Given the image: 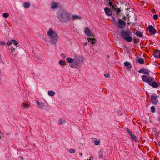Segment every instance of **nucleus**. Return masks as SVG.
Returning a JSON list of instances; mask_svg holds the SVG:
<instances>
[{
    "instance_id": "obj_1",
    "label": "nucleus",
    "mask_w": 160,
    "mask_h": 160,
    "mask_svg": "<svg viewBox=\"0 0 160 160\" xmlns=\"http://www.w3.org/2000/svg\"><path fill=\"white\" fill-rule=\"evenodd\" d=\"M142 79L143 82H147L150 85L154 88H157L158 86V83L154 82V79L150 76L142 75Z\"/></svg>"
},
{
    "instance_id": "obj_2",
    "label": "nucleus",
    "mask_w": 160,
    "mask_h": 160,
    "mask_svg": "<svg viewBox=\"0 0 160 160\" xmlns=\"http://www.w3.org/2000/svg\"><path fill=\"white\" fill-rule=\"evenodd\" d=\"M47 34L50 38V42L52 44H55L58 40V37L55 31L52 29H49L47 32Z\"/></svg>"
},
{
    "instance_id": "obj_3",
    "label": "nucleus",
    "mask_w": 160,
    "mask_h": 160,
    "mask_svg": "<svg viewBox=\"0 0 160 160\" xmlns=\"http://www.w3.org/2000/svg\"><path fill=\"white\" fill-rule=\"evenodd\" d=\"M132 33L129 29L126 30H122L121 32V35L126 41L131 42L132 41V39L131 35Z\"/></svg>"
},
{
    "instance_id": "obj_4",
    "label": "nucleus",
    "mask_w": 160,
    "mask_h": 160,
    "mask_svg": "<svg viewBox=\"0 0 160 160\" xmlns=\"http://www.w3.org/2000/svg\"><path fill=\"white\" fill-rule=\"evenodd\" d=\"M71 14L64 11H62L60 13V14L58 15V18L60 20L62 21L63 20H69L70 18Z\"/></svg>"
},
{
    "instance_id": "obj_5",
    "label": "nucleus",
    "mask_w": 160,
    "mask_h": 160,
    "mask_svg": "<svg viewBox=\"0 0 160 160\" xmlns=\"http://www.w3.org/2000/svg\"><path fill=\"white\" fill-rule=\"evenodd\" d=\"M9 52L11 55L13 57H15L18 52L16 50V48L12 46L9 49Z\"/></svg>"
},
{
    "instance_id": "obj_6",
    "label": "nucleus",
    "mask_w": 160,
    "mask_h": 160,
    "mask_svg": "<svg viewBox=\"0 0 160 160\" xmlns=\"http://www.w3.org/2000/svg\"><path fill=\"white\" fill-rule=\"evenodd\" d=\"M126 24V22L123 21L121 19H119L118 21V27L121 29L123 28L124 25Z\"/></svg>"
},
{
    "instance_id": "obj_7",
    "label": "nucleus",
    "mask_w": 160,
    "mask_h": 160,
    "mask_svg": "<svg viewBox=\"0 0 160 160\" xmlns=\"http://www.w3.org/2000/svg\"><path fill=\"white\" fill-rule=\"evenodd\" d=\"M148 30L150 33L153 34H155L156 32V30L152 25L148 26Z\"/></svg>"
},
{
    "instance_id": "obj_8",
    "label": "nucleus",
    "mask_w": 160,
    "mask_h": 160,
    "mask_svg": "<svg viewBox=\"0 0 160 160\" xmlns=\"http://www.w3.org/2000/svg\"><path fill=\"white\" fill-rule=\"evenodd\" d=\"M157 97L154 95H152L151 96L152 102L153 104H157L158 103V101L157 99Z\"/></svg>"
},
{
    "instance_id": "obj_9",
    "label": "nucleus",
    "mask_w": 160,
    "mask_h": 160,
    "mask_svg": "<svg viewBox=\"0 0 160 160\" xmlns=\"http://www.w3.org/2000/svg\"><path fill=\"white\" fill-rule=\"evenodd\" d=\"M104 10L105 13L106 15L108 16H110L112 15V13L110 9L108 8H105Z\"/></svg>"
},
{
    "instance_id": "obj_10",
    "label": "nucleus",
    "mask_w": 160,
    "mask_h": 160,
    "mask_svg": "<svg viewBox=\"0 0 160 160\" xmlns=\"http://www.w3.org/2000/svg\"><path fill=\"white\" fill-rule=\"evenodd\" d=\"M58 5V3L54 2H52L51 3V8L52 9L56 8Z\"/></svg>"
},
{
    "instance_id": "obj_11",
    "label": "nucleus",
    "mask_w": 160,
    "mask_h": 160,
    "mask_svg": "<svg viewBox=\"0 0 160 160\" xmlns=\"http://www.w3.org/2000/svg\"><path fill=\"white\" fill-rule=\"evenodd\" d=\"M30 106V105L24 102L22 103V108L24 110L28 109Z\"/></svg>"
},
{
    "instance_id": "obj_12",
    "label": "nucleus",
    "mask_w": 160,
    "mask_h": 160,
    "mask_svg": "<svg viewBox=\"0 0 160 160\" xmlns=\"http://www.w3.org/2000/svg\"><path fill=\"white\" fill-rule=\"evenodd\" d=\"M35 102L38 106V108H41L45 106V105L44 103L39 102L38 100H35Z\"/></svg>"
},
{
    "instance_id": "obj_13",
    "label": "nucleus",
    "mask_w": 160,
    "mask_h": 160,
    "mask_svg": "<svg viewBox=\"0 0 160 160\" xmlns=\"http://www.w3.org/2000/svg\"><path fill=\"white\" fill-rule=\"evenodd\" d=\"M139 72L140 73H142L143 74H147V75L146 76H149V72L148 70H147L145 69H141L139 71Z\"/></svg>"
},
{
    "instance_id": "obj_14",
    "label": "nucleus",
    "mask_w": 160,
    "mask_h": 160,
    "mask_svg": "<svg viewBox=\"0 0 160 160\" xmlns=\"http://www.w3.org/2000/svg\"><path fill=\"white\" fill-rule=\"evenodd\" d=\"M154 55L157 58H160V51L159 50H156L155 51Z\"/></svg>"
},
{
    "instance_id": "obj_15",
    "label": "nucleus",
    "mask_w": 160,
    "mask_h": 160,
    "mask_svg": "<svg viewBox=\"0 0 160 160\" xmlns=\"http://www.w3.org/2000/svg\"><path fill=\"white\" fill-rule=\"evenodd\" d=\"M58 123L60 125L65 124L66 123V121L65 119L61 118L59 120Z\"/></svg>"
},
{
    "instance_id": "obj_16",
    "label": "nucleus",
    "mask_w": 160,
    "mask_h": 160,
    "mask_svg": "<svg viewBox=\"0 0 160 160\" xmlns=\"http://www.w3.org/2000/svg\"><path fill=\"white\" fill-rule=\"evenodd\" d=\"M71 18L73 20H76L80 19H81V17L79 16L76 15H74Z\"/></svg>"
},
{
    "instance_id": "obj_17",
    "label": "nucleus",
    "mask_w": 160,
    "mask_h": 160,
    "mask_svg": "<svg viewBox=\"0 0 160 160\" xmlns=\"http://www.w3.org/2000/svg\"><path fill=\"white\" fill-rule=\"evenodd\" d=\"M91 36H92V38H91V43L92 44H94L96 42V40L95 38H93V35H92L91 33Z\"/></svg>"
},
{
    "instance_id": "obj_18",
    "label": "nucleus",
    "mask_w": 160,
    "mask_h": 160,
    "mask_svg": "<svg viewBox=\"0 0 160 160\" xmlns=\"http://www.w3.org/2000/svg\"><path fill=\"white\" fill-rule=\"evenodd\" d=\"M92 143H94V145H99L100 143V140L99 139L96 140L94 141H92Z\"/></svg>"
},
{
    "instance_id": "obj_19",
    "label": "nucleus",
    "mask_w": 160,
    "mask_h": 160,
    "mask_svg": "<svg viewBox=\"0 0 160 160\" xmlns=\"http://www.w3.org/2000/svg\"><path fill=\"white\" fill-rule=\"evenodd\" d=\"M130 135L131 136L132 139V140H135L136 142L138 141V139L137 138H136V137L135 136H134L133 134L132 133V132H130Z\"/></svg>"
},
{
    "instance_id": "obj_20",
    "label": "nucleus",
    "mask_w": 160,
    "mask_h": 160,
    "mask_svg": "<svg viewBox=\"0 0 160 160\" xmlns=\"http://www.w3.org/2000/svg\"><path fill=\"white\" fill-rule=\"evenodd\" d=\"M124 64L126 67H128V68H131V66L129 62L126 61L124 62Z\"/></svg>"
},
{
    "instance_id": "obj_21",
    "label": "nucleus",
    "mask_w": 160,
    "mask_h": 160,
    "mask_svg": "<svg viewBox=\"0 0 160 160\" xmlns=\"http://www.w3.org/2000/svg\"><path fill=\"white\" fill-rule=\"evenodd\" d=\"M23 6L25 8H28L30 6V4L29 2H25L23 4Z\"/></svg>"
},
{
    "instance_id": "obj_22",
    "label": "nucleus",
    "mask_w": 160,
    "mask_h": 160,
    "mask_svg": "<svg viewBox=\"0 0 160 160\" xmlns=\"http://www.w3.org/2000/svg\"><path fill=\"white\" fill-rule=\"evenodd\" d=\"M66 60L69 63H72L74 62V60L69 57L67 58Z\"/></svg>"
},
{
    "instance_id": "obj_23",
    "label": "nucleus",
    "mask_w": 160,
    "mask_h": 160,
    "mask_svg": "<svg viewBox=\"0 0 160 160\" xmlns=\"http://www.w3.org/2000/svg\"><path fill=\"white\" fill-rule=\"evenodd\" d=\"M103 150L102 149L100 150L98 152V153L99 154V158H101L103 157Z\"/></svg>"
},
{
    "instance_id": "obj_24",
    "label": "nucleus",
    "mask_w": 160,
    "mask_h": 160,
    "mask_svg": "<svg viewBox=\"0 0 160 160\" xmlns=\"http://www.w3.org/2000/svg\"><path fill=\"white\" fill-rule=\"evenodd\" d=\"M55 93L52 91H49L48 92V94L50 96H53Z\"/></svg>"
},
{
    "instance_id": "obj_25",
    "label": "nucleus",
    "mask_w": 160,
    "mask_h": 160,
    "mask_svg": "<svg viewBox=\"0 0 160 160\" xmlns=\"http://www.w3.org/2000/svg\"><path fill=\"white\" fill-rule=\"evenodd\" d=\"M135 34L138 36L140 38L141 37L142 34L139 31H137L135 33Z\"/></svg>"
},
{
    "instance_id": "obj_26",
    "label": "nucleus",
    "mask_w": 160,
    "mask_h": 160,
    "mask_svg": "<svg viewBox=\"0 0 160 160\" xmlns=\"http://www.w3.org/2000/svg\"><path fill=\"white\" fill-rule=\"evenodd\" d=\"M85 32L86 34L89 36L90 35V30L89 29L87 28L85 29Z\"/></svg>"
},
{
    "instance_id": "obj_27",
    "label": "nucleus",
    "mask_w": 160,
    "mask_h": 160,
    "mask_svg": "<svg viewBox=\"0 0 160 160\" xmlns=\"http://www.w3.org/2000/svg\"><path fill=\"white\" fill-rule=\"evenodd\" d=\"M138 62L141 64L144 63V61L143 59L142 58H140L138 59Z\"/></svg>"
},
{
    "instance_id": "obj_28",
    "label": "nucleus",
    "mask_w": 160,
    "mask_h": 160,
    "mask_svg": "<svg viewBox=\"0 0 160 160\" xmlns=\"http://www.w3.org/2000/svg\"><path fill=\"white\" fill-rule=\"evenodd\" d=\"M115 12L117 13V15L120 12V10L118 8H115L114 9Z\"/></svg>"
},
{
    "instance_id": "obj_29",
    "label": "nucleus",
    "mask_w": 160,
    "mask_h": 160,
    "mask_svg": "<svg viewBox=\"0 0 160 160\" xmlns=\"http://www.w3.org/2000/svg\"><path fill=\"white\" fill-rule=\"evenodd\" d=\"M9 14L8 13H5L3 14V16L5 18H7L9 17Z\"/></svg>"
},
{
    "instance_id": "obj_30",
    "label": "nucleus",
    "mask_w": 160,
    "mask_h": 160,
    "mask_svg": "<svg viewBox=\"0 0 160 160\" xmlns=\"http://www.w3.org/2000/svg\"><path fill=\"white\" fill-rule=\"evenodd\" d=\"M59 63L61 65H65V62L62 60H59Z\"/></svg>"
},
{
    "instance_id": "obj_31",
    "label": "nucleus",
    "mask_w": 160,
    "mask_h": 160,
    "mask_svg": "<svg viewBox=\"0 0 160 160\" xmlns=\"http://www.w3.org/2000/svg\"><path fill=\"white\" fill-rule=\"evenodd\" d=\"M151 112H154L155 111V108L154 106H151Z\"/></svg>"
},
{
    "instance_id": "obj_32",
    "label": "nucleus",
    "mask_w": 160,
    "mask_h": 160,
    "mask_svg": "<svg viewBox=\"0 0 160 160\" xmlns=\"http://www.w3.org/2000/svg\"><path fill=\"white\" fill-rule=\"evenodd\" d=\"M12 43L14 44L15 45H17L18 44V42L16 40H12Z\"/></svg>"
},
{
    "instance_id": "obj_33",
    "label": "nucleus",
    "mask_w": 160,
    "mask_h": 160,
    "mask_svg": "<svg viewBox=\"0 0 160 160\" xmlns=\"http://www.w3.org/2000/svg\"><path fill=\"white\" fill-rule=\"evenodd\" d=\"M158 18V16L157 15H153V19L154 20H157Z\"/></svg>"
},
{
    "instance_id": "obj_34",
    "label": "nucleus",
    "mask_w": 160,
    "mask_h": 160,
    "mask_svg": "<svg viewBox=\"0 0 160 160\" xmlns=\"http://www.w3.org/2000/svg\"><path fill=\"white\" fill-rule=\"evenodd\" d=\"M5 44V43L3 41H0V45L4 46Z\"/></svg>"
},
{
    "instance_id": "obj_35",
    "label": "nucleus",
    "mask_w": 160,
    "mask_h": 160,
    "mask_svg": "<svg viewBox=\"0 0 160 160\" xmlns=\"http://www.w3.org/2000/svg\"><path fill=\"white\" fill-rule=\"evenodd\" d=\"M69 152L72 153H74L75 152V150L74 149H71L69 150Z\"/></svg>"
},
{
    "instance_id": "obj_36",
    "label": "nucleus",
    "mask_w": 160,
    "mask_h": 160,
    "mask_svg": "<svg viewBox=\"0 0 160 160\" xmlns=\"http://www.w3.org/2000/svg\"><path fill=\"white\" fill-rule=\"evenodd\" d=\"M12 43V40L11 41H9L7 42V44L8 45L10 46L11 45Z\"/></svg>"
},
{
    "instance_id": "obj_37",
    "label": "nucleus",
    "mask_w": 160,
    "mask_h": 160,
    "mask_svg": "<svg viewBox=\"0 0 160 160\" xmlns=\"http://www.w3.org/2000/svg\"><path fill=\"white\" fill-rule=\"evenodd\" d=\"M104 77H106V78H108L110 77V75L108 73L104 74Z\"/></svg>"
},
{
    "instance_id": "obj_38",
    "label": "nucleus",
    "mask_w": 160,
    "mask_h": 160,
    "mask_svg": "<svg viewBox=\"0 0 160 160\" xmlns=\"http://www.w3.org/2000/svg\"><path fill=\"white\" fill-rule=\"evenodd\" d=\"M79 63V62L78 61H76V62H74V63L75 64H77V65H78Z\"/></svg>"
},
{
    "instance_id": "obj_39",
    "label": "nucleus",
    "mask_w": 160,
    "mask_h": 160,
    "mask_svg": "<svg viewBox=\"0 0 160 160\" xmlns=\"http://www.w3.org/2000/svg\"><path fill=\"white\" fill-rule=\"evenodd\" d=\"M61 56L62 57H63L64 58H65L66 57V56H65V54H63V53H62L61 54Z\"/></svg>"
},
{
    "instance_id": "obj_40",
    "label": "nucleus",
    "mask_w": 160,
    "mask_h": 160,
    "mask_svg": "<svg viewBox=\"0 0 160 160\" xmlns=\"http://www.w3.org/2000/svg\"><path fill=\"white\" fill-rule=\"evenodd\" d=\"M79 155L80 156H82V152H79Z\"/></svg>"
},
{
    "instance_id": "obj_41",
    "label": "nucleus",
    "mask_w": 160,
    "mask_h": 160,
    "mask_svg": "<svg viewBox=\"0 0 160 160\" xmlns=\"http://www.w3.org/2000/svg\"><path fill=\"white\" fill-rule=\"evenodd\" d=\"M127 131H128V133H129V134H130V132H131L130 131V130H129V129H128Z\"/></svg>"
},
{
    "instance_id": "obj_42",
    "label": "nucleus",
    "mask_w": 160,
    "mask_h": 160,
    "mask_svg": "<svg viewBox=\"0 0 160 160\" xmlns=\"http://www.w3.org/2000/svg\"><path fill=\"white\" fill-rule=\"evenodd\" d=\"M20 158L21 159H22V160H23V157L21 156V157H20Z\"/></svg>"
},
{
    "instance_id": "obj_43",
    "label": "nucleus",
    "mask_w": 160,
    "mask_h": 160,
    "mask_svg": "<svg viewBox=\"0 0 160 160\" xmlns=\"http://www.w3.org/2000/svg\"><path fill=\"white\" fill-rule=\"evenodd\" d=\"M87 42H85L84 43V45H85V46H86L87 45Z\"/></svg>"
},
{
    "instance_id": "obj_44",
    "label": "nucleus",
    "mask_w": 160,
    "mask_h": 160,
    "mask_svg": "<svg viewBox=\"0 0 160 160\" xmlns=\"http://www.w3.org/2000/svg\"><path fill=\"white\" fill-rule=\"evenodd\" d=\"M109 4L110 6L112 5V3L111 2H110L109 3Z\"/></svg>"
},
{
    "instance_id": "obj_45",
    "label": "nucleus",
    "mask_w": 160,
    "mask_h": 160,
    "mask_svg": "<svg viewBox=\"0 0 160 160\" xmlns=\"http://www.w3.org/2000/svg\"><path fill=\"white\" fill-rule=\"evenodd\" d=\"M88 42L90 41V38H88Z\"/></svg>"
},
{
    "instance_id": "obj_46",
    "label": "nucleus",
    "mask_w": 160,
    "mask_h": 160,
    "mask_svg": "<svg viewBox=\"0 0 160 160\" xmlns=\"http://www.w3.org/2000/svg\"><path fill=\"white\" fill-rule=\"evenodd\" d=\"M71 67L72 68H74V67L73 66H72V65H71Z\"/></svg>"
},
{
    "instance_id": "obj_47",
    "label": "nucleus",
    "mask_w": 160,
    "mask_h": 160,
    "mask_svg": "<svg viewBox=\"0 0 160 160\" xmlns=\"http://www.w3.org/2000/svg\"><path fill=\"white\" fill-rule=\"evenodd\" d=\"M106 2H107L108 0H104Z\"/></svg>"
},
{
    "instance_id": "obj_48",
    "label": "nucleus",
    "mask_w": 160,
    "mask_h": 160,
    "mask_svg": "<svg viewBox=\"0 0 160 160\" xmlns=\"http://www.w3.org/2000/svg\"><path fill=\"white\" fill-rule=\"evenodd\" d=\"M158 144L160 145V142H158Z\"/></svg>"
},
{
    "instance_id": "obj_49",
    "label": "nucleus",
    "mask_w": 160,
    "mask_h": 160,
    "mask_svg": "<svg viewBox=\"0 0 160 160\" xmlns=\"http://www.w3.org/2000/svg\"><path fill=\"white\" fill-rule=\"evenodd\" d=\"M1 136L0 135V139H1Z\"/></svg>"
},
{
    "instance_id": "obj_50",
    "label": "nucleus",
    "mask_w": 160,
    "mask_h": 160,
    "mask_svg": "<svg viewBox=\"0 0 160 160\" xmlns=\"http://www.w3.org/2000/svg\"><path fill=\"white\" fill-rule=\"evenodd\" d=\"M80 57L79 56L78 57V58H79Z\"/></svg>"
}]
</instances>
